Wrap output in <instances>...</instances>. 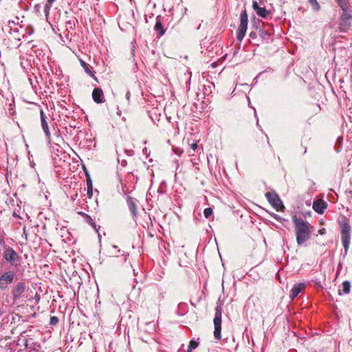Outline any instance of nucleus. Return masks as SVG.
Here are the masks:
<instances>
[{"label":"nucleus","instance_id":"obj_1","mask_svg":"<svg viewBox=\"0 0 352 352\" xmlns=\"http://www.w3.org/2000/svg\"><path fill=\"white\" fill-rule=\"evenodd\" d=\"M292 221L294 223L297 244L301 245L310 238L313 227L308 221L301 218H298L296 216L292 217Z\"/></svg>","mask_w":352,"mask_h":352},{"label":"nucleus","instance_id":"obj_2","mask_svg":"<svg viewBox=\"0 0 352 352\" xmlns=\"http://www.w3.org/2000/svg\"><path fill=\"white\" fill-rule=\"evenodd\" d=\"M339 225L340 227L342 243L344 248L345 254H346L351 243V227L346 217H343L342 221H339Z\"/></svg>","mask_w":352,"mask_h":352},{"label":"nucleus","instance_id":"obj_3","mask_svg":"<svg viewBox=\"0 0 352 352\" xmlns=\"http://www.w3.org/2000/svg\"><path fill=\"white\" fill-rule=\"evenodd\" d=\"M248 14H247L246 10L244 9L241 12V14H240V24H239V28L237 30V35H236L237 39L240 41H242L245 36V32L247 30V28H248Z\"/></svg>","mask_w":352,"mask_h":352},{"label":"nucleus","instance_id":"obj_4","mask_svg":"<svg viewBox=\"0 0 352 352\" xmlns=\"http://www.w3.org/2000/svg\"><path fill=\"white\" fill-rule=\"evenodd\" d=\"M221 307L218 305L215 308V316L213 320L214 326V336L217 340H221Z\"/></svg>","mask_w":352,"mask_h":352},{"label":"nucleus","instance_id":"obj_5","mask_svg":"<svg viewBox=\"0 0 352 352\" xmlns=\"http://www.w3.org/2000/svg\"><path fill=\"white\" fill-rule=\"evenodd\" d=\"M342 10V14L340 16V30L341 32H346L351 26L352 15L348 10V7Z\"/></svg>","mask_w":352,"mask_h":352},{"label":"nucleus","instance_id":"obj_6","mask_svg":"<svg viewBox=\"0 0 352 352\" xmlns=\"http://www.w3.org/2000/svg\"><path fill=\"white\" fill-rule=\"evenodd\" d=\"M3 258L12 266H17L19 265V256L12 248L6 247L5 248Z\"/></svg>","mask_w":352,"mask_h":352},{"label":"nucleus","instance_id":"obj_7","mask_svg":"<svg viewBox=\"0 0 352 352\" xmlns=\"http://www.w3.org/2000/svg\"><path fill=\"white\" fill-rule=\"evenodd\" d=\"M110 257L113 258H118L120 259V263H124L126 261L129 254L124 251L118 249V246L113 245L111 250H109Z\"/></svg>","mask_w":352,"mask_h":352},{"label":"nucleus","instance_id":"obj_8","mask_svg":"<svg viewBox=\"0 0 352 352\" xmlns=\"http://www.w3.org/2000/svg\"><path fill=\"white\" fill-rule=\"evenodd\" d=\"M40 117H41V124L42 129L45 133V138L48 142V144H51V134L50 131V128L47 122V117L44 113L43 109L40 110Z\"/></svg>","mask_w":352,"mask_h":352},{"label":"nucleus","instance_id":"obj_9","mask_svg":"<svg viewBox=\"0 0 352 352\" xmlns=\"http://www.w3.org/2000/svg\"><path fill=\"white\" fill-rule=\"evenodd\" d=\"M14 273L13 271H8L0 276V289H6L8 285L14 281Z\"/></svg>","mask_w":352,"mask_h":352},{"label":"nucleus","instance_id":"obj_10","mask_svg":"<svg viewBox=\"0 0 352 352\" xmlns=\"http://www.w3.org/2000/svg\"><path fill=\"white\" fill-rule=\"evenodd\" d=\"M265 196L270 204L276 210L280 206L284 208L280 199L274 192H267Z\"/></svg>","mask_w":352,"mask_h":352},{"label":"nucleus","instance_id":"obj_11","mask_svg":"<svg viewBox=\"0 0 352 352\" xmlns=\"http://www.w3.org/2000/svg\"><path fill=\"white\" fill-rule=\"evenodd\" d=\"M25 290V284L23 282L18 283L12 289V294L14 300L19 299Z\"/></svg>","mask_w":352,"mask_h":352},{"label":"nucleus","instance_id":"obj_12","mask_svg":"<svg viewBox=\"0 0 352 352\" xmlns=\"http://www.w3.org/2000/svg\"><path fill=\"white\" fill-rule=\"evenodd\" d=\"M92 98L94 101L98 104L103 103L105 101L103 91L99 87L94 89Z\"/></svg>","mask_w":352,"mask_h":352},{"label":"nucleus","instance_id":"obj_13","mask_svg":"<svg viewBox=\"0 0 352 352\" xmlns=\"http://www.w3.org/2000/svg\"><path fill=\"white\" fill-rule=\"evenodd\" d=\"M305 289V284L303 283H296L290 291V298L294 299L300 293Z\"/></svg>","mask_w":352,"mask_h":352},{"label":"nucleus","instance_id":"obj_14","mask_svg":"<svg viewBox=\"0 0 352 352\" xmlns=\"http://www.w3.org/2000/svg\"><path fill=\"white\" fill-rule=\"evenodd\" d=\"M327 207V204L322 199L316 200L313 203V209L318 214H322Z\"/></svg>","mask_w":352,"mask_h":352},{"label":"nucleus","instance_id":"obj_15","mask_svg":"<svg viewBox=\"0 0 352 352\" xmlns=\"http://www.w3.org/2000/svg\"><path fill=\"white\" fill-rule=\"evenodd\" d=\"M127 205L130 212L132 214L133 218H135L138 215L137 204L136 200L131 197H128L126 199Z\"/></svg>","mask_w":352,"mask_h":352},{"label":"nucleus","instance_id":"obj_16","mask_svg":"<svg viewBox=\"0 0 352 352\" xmlns=\"http://www.w3.org/2000/svg\"><path fill=\"white\" fill-rule=\"evenodd\" d=\"M351 291V282L349 280H345L342 284V289H338V294L340 296L344 294H348Z\"/></svg>","mask_w":352,"mask_h":352},{"label":"nucleus","instance_id":"obj_17","mask_svg":"<svg viewBox=\"0 0 352 352\" xmlns=\"http://www.w3.org/2000/svg\"><path fill=\"white\" fill-rule=\"evenodd\" d=\"M154 30L157 32L159 36H162L165 33V30L163 28L162 21H161V16H157L156 17V22L155 25L154 26Z\"/></svg>","mask_w":352,"mask_h":352},{"label":"nucleus","instance_id":"obj_18","mask_svg":"<svg viewBox=\"0 0 352 352\" xmlns=\"http://www.w3.org/2000/svg\"><path fill=\"white\" fill-rule=\"evenodd\" d=\"M80 65L83 67L85 72L91 77L96 78L93 72L91 71L92 67L84 60H80Z\"/></svg>","mask_w":352,"mask_h":352},{"label":"nucleus","instance_id":"obj_19","mask_svg":"<svg viewBox=\"0 0 352 352\" xmlns=\"http://www.w3.org/2000/svg\"><path fill=\"white\" fill-rule=\"evenodd\" d=\"M256 12L258 16H261L262 18H267L270 14V11L266 10L265 8L263 7L258 8V10Z\"/></svg>","mask_w":352,"mask_h":352},{"label":"nucleus","instance_id":"obj_20","mask_svg":"<svg viewBox=\"0 0 352 352\" xmlns=\"http://www.w3.org/2000/svg\"><path fill=\"white\" fill-rule=\"evenodd\" d=\"M83 217L87 223L90 225L94 229H96V223L89 215L87 214L86 213H83Z\"/></svg>","mask_w":352,"mask_h":352},{"label":"nucleus","instance_id":"obj_21","mask_svg":"<svg viewBox=\"0 0 352 352\" xmlns=\"http://www.w3.org/2000/svg\"><path fill=\"white\" fill-rule=\"evenodd\" d=\"M199 345V343L195 340H191L188 346L187 352H192V349H196Z\"/></svg>","mask_w":352,"mask_h":352},{"label":"nucleus","instance_id":"obj_22","mask_svg":"<svg viewBox=\"0 0 352 352\" xmlns=\"http://www.w3.org/2000/svg\"><path fill=\"white\" fill-rule=\"evenodd\" d=\"M87 195L89 197H91L92 196V182L89 177L87 180Z\"/></svg>","mask_w":352,"mask_h":352},{"label":"nucleus","instance_id":"obj_23","mask_svg":"<svg viewBox=\"0 0 352 352\" xmlns=\"http://www.w3.org/2000/svg\"><path fill=\"white\" fill-rule=\"evenodd\" d=\"M309 3L313 7L315 11H318L320 9V6L318 3L317 0H309Z\"/></svg>","mask_w":352,"mask_h":352},{"label":"nucleus","instance_id":"obj_24","mask_svg":"<svg viewBox=\"0 0 352 352\" xmlns=\"http://www.w3.org/2000/svg\"><path fill=\"white\" fill-rule=\"evenodd\" d=\"M41 344L38 342H33L30 346L31 350L36 351V352H38V351L41 349Z\"/></svg>","mask_w":352,"mask_h":352},{"label":"nucleus","instance_id":"obj_25","mask_svg":"<svg viewBox=\"0 0 352 352\" xmlns=\"http://www.w3.org/2000/svg\"><path fill=\"white\" fill-rule=\"evenodd\" d=\"M259 33H260L261 36L263 39H269L270 38V35L269 33L267 32V31L263 30H259Z\"/></svg>","mask_w":352,"mask_h":352},{"label":"nucleus","instance_id":"obj_26","mask_svg":"<svg viewBox=\"0 0 352 352\" xmlns=\"http://www.w3.org/2000/svg\"><path fill=\"white\" fill-rule=\"evenodd\" d=\"M212 214V209L211 208H207L204 211V214L206 218H209Z\"/></svg>","mask_w":352,"mask_h":352},{"label":"nucleus","instance_id":"obj_27","mask_svg":"<svg viewBox=\"0 0 352 352\" xmlns=\"http://www.w3.org/2000/svg\"><path fill=\"white\" fill-rule=\"evenodd\" d=\"M336 1L338 3V4L339 5V6L342 8V9H344V8H347V2L346 0H336Z\"/></svg>","mask_w":352,"mask_h":352},{"label":"nucleus","instance_id":"obj_28","mask_svg":"<svg viewBox=\"0 0 352 352\" xmlns=\"http://www.w3.org/2000/svg\"><path fill=\"white\" fill-rule=\"evenodd\" d=\"M52 3H50L48 1L45 3L44 6V11L46 16L48 15Z\"/></svg>","mask_w":352,"mask_h":352},{"label":"nucleus","instance_id":"obj_29","mask_svg":"<svg viewBox=\"0 0 352 352\" xmlns=\"http://www.w3.org/2000/svg\"><path fill=\"white\" fill-rule=\"evenodd\" d=\"M58 322V318L56 316H52L50 318V324L56 325Z\"/></svg>","mask_w":352,"mask_h":352},{"label":"nucleus","instance_id":"obj_30","mask_svg":"<svg viewBox=\"0 0 352 352\" xmlns=\"http://www.w3.org/2000/svg\"><path fill=\"white\" fill-rule=\"evenodd\" d=\"M19 341H21L23 342V344L25 349L28 347V340L26 338H20Z\"/></svg>","mask_w":352,"mask_h":352},{"label":"nucleus","instance_id":"obj_31","mask_svg":"<svg viewBox=\"0 0 352 352\" xmlns=\"http://www.w3.org/2000/svg\"><path fill=\"white\" fill-rule=\"evenodd\" d=\"M252 8L256 12L258 10V8H260L261 7L258 6V5L256 1H253Z\"/></svg>","mask_w":352,"mask_h":352},{"label":"nucleus","instance_id":"obj_32","mask_svg":"<svg viewBox=\"0 0 352 352\" xmlns=\"http://www.w3.org/2000/svg\"><path fill=\"white\" fill-rule=\"evenodd\" d=\"M249 36H250V38H256V33H254V32H250V35H249Z\"/></svg>","mask_w":352,"mask_h":352},{"label":"nucleus","instance_id":"obj_33","mask_svg":"<svg viewBox=\"0 0 352 352\" xmlns=\"http://www.w3.org/2000/svg\"><path fill=\"white\" fill-rule=\"evenodd\" d=\"M130 95H131L130 91H128L126 92V98L128 100H129Z\"/></svg>","mask_w":352,"mask_h":352},{"label":"nucleus","instance_id":"obj_34","mask_svg":"<svg viewBox=\"0 0 352 352\" xmlns=\"http://www.w3.org/2000/svg\"><path fill=\"white\" fill-rule=\"evenodd\" d=\"M319 233H320V234H324L325 233V229L322 228V229L320 230Z\"/></svg>","mask_w":352,"mask_h":352},{"label":"nucleus","instance_id":"obj_35","mask_svg":"<svg viewBox=\"0 0 352 352\" xmlns=\"http://www.w3.org/2000/svg\"><path fill=\"white\" fill-rule=\"evenodd\" d=\"M197 148V145L196 144H192V148L193 150H195Z\"/></svg>","mask_w":352,"mask_h":352},{"label":"nucleus","instance_id":"obj_36","mask_svg":"<svg viewBox=\"0 0 352 352\" xmlns=\"http://www.w3.org/2000/svg\"><path fill=\"white\" fill-rule=\"evenodd\" d=\"M4 243V240H3V238L0 236V245Z\"/></svg>","mask_w":352,"mask_h":352},{"label":"nucleus","instance_id":"obj_37","mask_svg":"<svg viewBox=\"0 0 352 352\" xmlns=\"http://www.w3.org/2000/svg\"><path fill=\"white\" fill-rule=\"evenodd\" d=\"M56 0H47V1L50 3H52L53 2H54Z\"/></svg>","mask_w":352,"mask_h":352},{"label":"nucleus","instance_id":"obj_38","mask_svg":"<svg viewBox=\"0 0 352 352\" xmlns=\"http://www.w3.org/2000/svg\"><path fill=\"white\" fill-rule=\"evenodd\" d=\"M38 7H40V6H39V5H36V6H35V8H36V10H38Z\"/></svg>","mask_w":352,"mask_h":352},{"label":"nucleus","instance_id":"obj_39","mask_svg":"<svg viewBox=\"0 0 352 352\" xmlns=\"http://www.w3.org/2000/svg\"><path fill=\"white\" fill-rule=\"evenodd\" d=\"M38 7H40V6H39V5H36V6H35V8H36V10H38Z\"/></svg>","mask_w":352,"mask_h":352},{"label":"nucleus","instance_id":"obj_40","mask_svg":"<svg viewBox=\"0 0 352 352\" xmlns=\"http://www.w3.org/2000/svg\"><path fill=\"white\" fill-rule=\"evenodd\" d=\"M133 289L134 290L135 289V285H133L132 287Z\"/></svg>","mask_w":352,"mask_h":352},{"label":"nucleus","instance_id":"obj_41","mask_svg":"<svg viewBox=\"0 0 352 352\" xmlns=\"http://www.w3.org/2000/svg\"><path fill=\"white\" fill-rule=\"evenodd\" d=\"M83 213H84V212H79V214H80V215H82V217H83Z\"/></svg>","mask_w":352,"mask_h":352}]
</instances>
